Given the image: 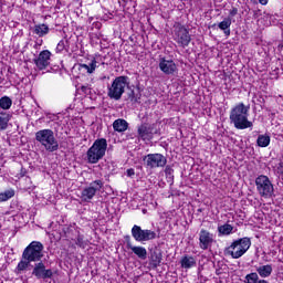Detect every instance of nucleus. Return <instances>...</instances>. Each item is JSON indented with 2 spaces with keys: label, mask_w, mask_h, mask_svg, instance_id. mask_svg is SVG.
I'll list each match as a JSON object with an SVG mask.
<instances>
[{
  "label": "nucleus",
  "mask_w": 283,
  "mask_h": 283,
  "mask_svg": "<svg viewBox=\"0 0 283 283\" xmlns=\"http://www.w3.org/2000/svg\"><path fill=\"white\" fill-rule=\"evenodd\" d=\"M279 174H283V163H280L277 166Z\"/></svg>",
  "instance_id": "nucleus-38"
},
{
  "label": "nucleus",
  "mask_w": 283,
  "mask_h": 283,
  "mask_svg": "<svg viewBox=\"0 0 283 283\" xmlns=\"http://www.w3.org/2000/svg\"><path fill=\"white\" fill-rule=\"evenodd\" d=\"M249 109L251 106L239 103L230 111V123L235 129H250L253 122L249 120Z\"/></svg>",
  "instance_id": "nucleus-1"
},
{
  "label": "nucleus",
  "mask_w": 283,
  "mask_h": 283,
  "mask_svg": "<svg viewBox=\"0 0 283 283\" xmlns=\"http://www.w3.org/2000/svg\"><path fill=\"white\" fill-rule=\"evenodd\" d=\"M235 14H238V8H232L229 12L230 17H235Z\"/></svg>",
  "instance_id": "nucleus-37"
},
{
  "label": "nucleus",
  "mask_w": 283,
  "mask_h": 283,
  "mask_svg": "<svg viewBox=\"0 0 283 283\" xmlns=\"http://www.w3.org/2000/svg\"><path fill=\"white\" fill-rule=\"evenodd\" d=\"M129 127V123L123 118H118L113 123V129L115 132H118L119 134H123V132H127Z\"/></svg>",
  "instance_id": "nucleus-18"
},
{
  "label": "nucleus",
  "mask_w": 283,
  "mask_h": 283,
  "mask_svg": "<svg viewBox=\"0 0 283 283\" xmlns=\"http://www.w3.org/2000/svg\"><path fill=\"white\" fill-rule=\"evenodd\" d=\"M35 140L46 149V151H57L59 142L54 137V132L52 129H42L35 133Z\"/></svg>",
  "instance_id": "nucleus-4"
},
{
  "label": "nucleus",
  "mask_w": 283,
  "mask_h": 283,
  "mask_svg": "<svg viewBox=\"0 0 283 283\" xmlns=\"http://www.w3.org/2000/svg\"><path fill=\"white\" fill-rule=\"evenodd\" d=\"M81 90L82 92H87V86H82Z\"/></svg>",
  "instance_id": "nucleus-40"
},
{
  "label": "nucleus",
  "mask_w": 283,
  "mask_h": 283,
  "mask_svg": "<svg viewBox=\"0 0 283 283\" xmlns=\"http://www.w3.org/2000/svg\"><path fill=\"white\" fill-rule=\"evenodd\" d=\"M259 2L261 3V6H266V3H269V0H259Z\"/></svg>",
  "instance_id": "nucleus-39"
},
{
  "label": "nucleus",
  "mask_w": 283,
  "mask_h": 283,
  "mask_svg": "<svg viewBox=\"0 0 283 283\" xmlns=\"http://www.w3.org/2000/svg\"><path fill=\"white\" fill-rule=\"evenodd\" d=\"M125 240L127 249H130V251H133V253H135V255L138 256L139 260H147V249H145V247L133 245L132 237L129 235H126Z\"/></svg>",
  "instance_id": "nucleus-15"
},
{
  "label": "nucleus",
  "mask_w": 283,
  "mask_h": 283,
  "mask_svg": "<svg viewBox=\"0 0 283 283\" xmlns=\"http://www.w3.org/2000/svg\"><path fill=\"white\" fill-rule=\"evenodd\" d=\"M180 264L181 269H193L196 266V258L185 255L181 258Z\"/></svg>",
  "instance_id": "nucleus-21"
},
{
  "label": "nucleus",
  "mask_w": 283,
  "mask_h": 283,
  "mask_svg": "<svg viewBox=\"0 0 283 283\" xmlns=\"http://www.w3.org/2000/svg\"><path fill=\"white\" fill-rule=\"evenodd\" d=\"M52 56V52L49 50L41 51L39 56L34 60V63L38 69L45 70L50 66V57Z\"/></svg>",
  "instance_id": "nucleus-16"
},
{
  "label": "nucleus",
  "mask_w": 283,
  "mask_h": 283,
  "mask_svg": "<svg viewBox=\"0 0 283 283\" xmlns=\"http://www.w3.org/2000/svg\"><path fill=\"white\" fill-rule=\"evenodd\" d=\"M30 266V261L22 259L17 266V272L21 273V271H25Z\"/></svg>",
  "instance_id": "nucleus-31"
},
{
  "label": "nucleus",
  "mask_w": 283,
  "mask_h": 283,
  "mask_svg": "<svg viewBox=\"0 0 283 283\" xmlns=\"http://www.w3.org/2000/svg\"><path fill=\"white\" fill-rule=\"evenodd\" d=\"M219 30H222L226 36L231 35V17L226 18L218 24Z\"/></svg>",
  "instance_id": "nucleus-20"
},
{
  "label": "nucleus",
  "mask_w": 283,
  "mask_h": 283,
  "mask_svg": "<svg viewBox=\"0 0 283 283\" xmlns=\"http://www.w3.org/2000/svg\"><path fill=\"white\" fill-rule=\"evenodd\" d=\"M140 91L139 90H132L128 93V99L130 101V103H138L139 98H140Z\"/></svg>",
  "instance_id": "nucleus-30"
},
{
  "label": "nucleus",
  "mask_w": 283,
  "mask_h": 283,
  "mask_svg": "<svg viewBox=\"0 0 283 283\" xmlns=\"http://www.w3.org/2000/svg\"><path fill=\"white\" fill-rule=\"evenodd\" d=\"M243 282L244 283H269V281L266 280H260V276L255 272H252L245 275Z\"/></svg>",
  "instance_id": "nucleus-22"
},
{
  "label": "nucleus",
  "mask_w": 283,
  "mask_h": 283,
  "mask_svg": "<svg viewBox=\"0 0 283 283\" xmlns=\"http://www.w3.org/2000/svg\"><path fill=\"white\" fill-rule=\"evenodd\" d=\"M126 87H129V77H116L111 84V86H108V98H112L113 101H120V98H123V94H125Z\"/></svg>",
  "instance_id": "nucleus-5"
},
{
  "label": "nucleus",
  "mask_w": 283,
  "mask_h": 283,
  "mask_svg": "<svg viewBox=\"0 0 283 283\" xmlns=\"http://www.w3.org/2000/svg\"><path fill=\"white\" fill-rule=\"evenodd\" d=\"M32 275H34L38 280H50L54 273L52 270L45 269V264L43 262H39L34 265Z\"/></svg>",
  "instance_id": "nucleus-13"
},
{
  "label": "nucleus",
  "mask_w": 283,
  "mask_h": 283,
  "mask_svg": "<svg viewBox=\"0 0 283 283\" xmlns=\"http://www.w3.org/2000/svg\"><path fill=\"white\" fill-rule=\"evenodd\" d=\"M0 107L1 109H10L12 107V99L8 96H3L0 98Z\"/></svg>",
  "instance_id": "nucleus-29"
},
{
  "label": "nucleus",
  "mask_w": 283,
  "mask_h": 283,
  "mask_svg": "<svg viewBox=\"0 0 283 283\" xmlns=\"http://www.w3.org/2000/svg\"><path fill=\"white\" fill-rule=\"evenodd\" d=\"M256 191L261 198H272L274 193L273 182L265 175L255 178Z\"/></svg>",
  "instance_id": "nucleus-7"
},
{
  "label": "nucleus",
  "mask_w": 283,
  "mask_h": 283,
  "mask_svg": "<svg viewBox=\"0 0 283 283\" xmlns=\"http://www.w3.org/2000/svg\"><path fill=\"white\" fill-rule=\"evenodd\" d=\"M218 231L221 235H231V233L233 232V226L226 223L218 227Z\"/></svg>",
  "instance_id": "nucleus-27"
},
{
  "label": "nucleus",
  "mask_w": 283,
  "mask_h": 283,
  "mask_svg": "<svg viewBox=\"0 0 283 283\" xmlns=\"http://www.w3.org/2000/svg\"><path fill=\"white\" fill-rule=\"evenodd\" d=\"M66 44H67V41L61 40V41L57 43L55 51H56L57 53L63 52V50H65V45H66Z\"/></svg>",
  "instance_id": "nucleus-33"
},
{
  "label": "nucleus",
  "mask_w": 283,
  "mask_h": 283,
  "mask_svg": "<svg viewBox=\"0 0 283 283\" xmlns=\"http://www.w3.org/2000/svg\"><path fill=\"white\" fill-rule=\"evenodd\" d=\"M82 70H86L87 74H94L95 70L98 67V62L94 59L88 64H81Z\"/></svg>",
  "instance_id": "nucleus-23"
},
{
  "label": "nucleus",
  "mask_w": 283,
  "mask_h": 283,
  "mask_svg": "<svg viewBox=\"0 0 283 283\" xmlns=\"http://www.w3.org/2000/svg\"><path fill=\"white\" fill-rule=\"evenodd\" d=\"M43 259V243L39 241L31 242L22 253V260L28 262H41Z\"/></svg>",
  "instance_id": "nucleus-6"
},
{
  "label": "nucleus",
  "mask_w": 283,
  "mask_h": 283,
  "mask_svg": "<svg viewBox=\"0 0 283 283\" xmlns=\"http://www.w3.org/2000/svg\"><path fill=\"white\" fill-rule=\"evenodd\" d=\"M251 249V239L241 238L234 240L228 248L224 249V255H230L233 260H240L247 251Z\"/></svg>",
  "instance_id": "nucleus-2"
},
{
  "label": "nucleus",
  "mask_w": 283,
  "mask_h": 283,
  "mask_svg": "<svg viewBox=\"0 0 283 283\" xmlns=\"http://www.w3.org/2000/svg\"><path fill=\"white\" fill-rule=\"evenodd\" d=\"M175 41L180 48H188L191 43L189 29H186L185 25L177 23L175 25Z\"/></svg>",
  "instance_id": "nucleus-9"
},
{
  "label": "nucleus",
  "mask_w": 283,
  "mask_h": 283,
  "mask_svg": "<svg viewBox=\"0 0 283 283\" xmlns=\"http://www.w3.org/2000/svg\"><path fill=\"white\" fill-rule=\"evenodd\" d=\"M8 123H10V114L0 113V132L8 129Z\"/></svg>",
  "instance_id": "nucleus-24"
},
{
  "label": "nucleus",
  "mask_w": 283,
  "mask_h": 283,
  "mask_svg": "<svg viewBox=\"0 0 283 283\" xmlns=\"http://www.w3.org/2000/svg\"><path fill=\"white\" fill-rule=\"evenodd\" d=\"M144 163H146L149 169H156L167 165V157H165L163 154H148L145 156Z\"/></svg>",
  "instance_id": "nucleus-11"
},
{
  "label": "nucleus",
  "mask_w": 283,
  "mask_h": 283,
  "mask_svg": "<svg viewBox=\"0 0 283 283\" xmlns=\"http://www.w3.org/2000/svg\"><path fill=\"white\" fill-rule=\"evenodd\" d=\"M255 271L256 275H260V277H270L271 273H273V265H259L256 266Z\"/></svg>",
  "instance_id": "nucleus-19"
},
{
  "label": "nucleus",
  "mask_w": 283,
  "mask_h": 283,
  "mask_svg": "<svg viewBox=\"0 0 283 283\" xmlns=\"http://www.w3.org/2000/svg\"><path fill=\"white\" fill-rule=\"evenodd\" d=\"M155 134H158V129L155 128L154 124L143 123L137 127L139 140H151Z\"/></svg>",
  "instance_id": "nucleus-10"
},
{
  "label": "nucleus",
  "mask_w": 283,
  "mask_h": 283,
  "mask_svg": "<svg viewBox=\"0 0 283 283\" xmlns=\"http://www.w3.org/2000/svg\"><path fill=\"white\" fill-rule=\"evenodd\" d=\"M159 70L169 76L171 74H176L178 66H176V62H174V60H166L165 57H161L159 61Z\"/></svg>",
  "instance_id": "nucleus-17"
},
{
  "label": "nucleus",
  "mask_w": 283,
  "mask_h": 283,
  "mask_svg": "<svg viewBox=\"0 0 283 283\" xmlns=\"http://www.w3.org/2000/svg\"><path fill=\"white\" fill-rule=\"evenodd\" d=\"M130 233L135 242H149L156 240V231L149 229L143 230L140 226H133Z\"/></svg>",
  "instance_id": "nucleus-8"
},
{
  "label": "nucleus",
  "mask_w": 283,
  "mask_h": 283,
  "mask_svg": "<svg viewBox=\"0 0 283 283\" xmlns=\"http://www.w3.org/2000/svg\"><path fill=\"white\" fill-rule=\"evenodd\" d=\"M161 261H163V258H160V254L153 255V262H154L155 266H158V264H160Z\"/></svg>",
  "instance_id": "nucleus-35"
},
{
  "label": "nucleus",
  "mask_w": 283,
  "mask_h": 283,
  "mask_svg": "<svg viewBox=\"0 0 283 283\" xmlns=\"http://www.w3.org/2000/svg\"><path fill=\"white\" fill-rule=\"evenodd\" d=\"M213 244V233L209 232L206 229H201L199 232V248L202 251H207Z\"/></svg>",
  "instance_id": "nucleus-14"
},
{
  "label": "nucleus",
  "mask_w": 283,
  "mask_h": 283,
  "mask_svg": "<svg viewBox=\"0 0 283 283\" xmlns=\"http://www.w3.org/2000/svg\"><path fill=\"white\" fill-rule=\"evenodd\" d=\"M165 175L167 178H174V168H171V166H166Z\"/></svg>",
  "instance_id": "nucleus-34"
},
{
  "label": "nucleus",
  "mask_w": 283,
  "mask_h": 283,
  "mask_svg": "<svg viewBox=\"0 0 283 283\" xmlns=\"http://www.w3.org/2000/svg\"><path fill=\"white\" fill-rule=\"evenodd\" d=\"M50 32V28L46 24H38L34 27V34L38 36H45Z\"/></svg>",
  "instance_id": "nucleus-26"
},
{
  "label": "nucleus",
  "mask_w": 283,
  "mask_h": 283,
  "mask_svg": "<svg viewBox=\"0 0 283 283\" xmlns=\"http://www.w3.org/2000/svg\"><path fill=\"white\" fill-rule=\"evenodd\" d=\"M10 198H14V189H9L0 192V202H6L10 200Z\"/></svg>",
  "instance_id": "nucleus-28"
},
{
  "label": "nucleus",
  "mask_w": 283,
  "mask_h": 283,
  "mask_svg": "<svg viewBox=\"0 0 283 283\" xmlns=\"http://www.w3.org/2000/svg\"><path fill=\"white\" fill-rule=\"evenodd\" d=\"M103 189V180L98 179L92 181L88 187L84 188L82 191V198L85 202H90L95 196L97 191Z\"/></svg>",
  "instance_id": "nucleus-12"
},
{
  "label": "nucleus",
  "mask_w": 283,
  "mask_h": 283,
  "mask_svg": "<svg viewBox=\"0 0 283 283\" xmlns=\"http://www.w3.org/2000/svg\"><path fill=\"white\" fill-rule=\"evenodd\" d=\"M256 145L259 147H269L271 145V136L269 135H259L256 139Z\"/></svg>",
  "instance_id": "nucleus-25"
},
{
  "label": "nucleus",
  "mask_w": 283,
  "mask_h": 283,
  "mask_svg": "<svg viewBox=\"0 0 283 283\" xmlns=\"http://www.w3.org/2000/svg\"><path fill=\"white\" fill-rule=\"evenodd\" d=\"M75 244L77 247H81V249H85L86 243H85V240L83 239V235H81V234L77 235Z\"/></svg>",
  "instance_id": "nucleus-32"
},
{
  "label": "nucleus",
  "mask_w": 283,
  "mask_h": 283,
  "mask_svg": "<svg viewBox=\"0 0 283 283\" xmlns=\"http://www.w3.org/2000/svg\"><path fill=\"white\" fill-rule=\"evenodd\" d=\"M105 151H107V139H96L92 147L88 148L86 158L91 165H96L98 160H103Z\"/></svg>",
  "instance_id": "nucleus-3"
},
{
  "label": "nucleus",
  "mask_w": 283,
  "mask_h": 283,
  "mask_svg": "<svg viewBox=\"0 0 283 283\" xmlns=\"http://www.w3.org/2000/svg\"><path fill=\"white\" fill-rule=\"evenodd\" d=\"M126 174H127L128 178H132V176H136V171L134 170V168L127 169Z\"/></svg>",
  "instance_id": "nucleus-36"
}]
</instances>
